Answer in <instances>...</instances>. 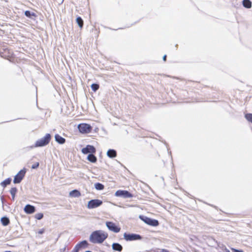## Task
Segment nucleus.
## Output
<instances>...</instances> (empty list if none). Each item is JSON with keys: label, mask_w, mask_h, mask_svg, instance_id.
Segmentation results:
<instances>
[{"label": "nucleus", "mask_w": 252, "mask_h": 252, "mask_svg": "<svg viewBox=\"0 0 252 252\" xmlns=\"http://www.w3.org/2000/svg\"><path fill=\"white\" fill-rule=\"evenodd\" d=\"M108 233L104 231L99 230L94 231L90 236V241L94 244H101L108 237Z\"/></svg>", "instance_id": "f257e3e1"}, {"label": "nucleus", "mask_w": 252, "mask_h": 252, "mask_svg": "<svg viewBox=\"0 0 252 252\" xmlns=\"http://www.w3.org/2000/svg\"><path fill=\"white\" fill-rule=\"evenodd\" d=\"M51 140V135L50 134H46L45 136L35 142L34 147H43L47 145Z\"/></svg>", "instance_id": "f03ea898"}, {"label": "nucleus", "mask_w": 252, "mask_h": 252, "mask_svg": "<svg viewBox=\"0 0 252 252\" xmlns=\"http://www.w3.org/2000/svg\"><path fill=\"white\" fill-rule=\"evenodd\" d=\"M78 128L82 133H88L91 132L92 126L89 124H81L78 125Z\"/></svg>", "instance_id": "7ed1b4c3"}, {"label": "nucleus", "mask_w": 252, "mask_h": 252, "mask_svg": "<svg viewBox=\"0 0 252 252\" xmlns=\"http://www.w3.org/2000/svg\"><path fill=\"white\" fill-rule=\"evenodd\" d=\"M124 238L126 241H129L141 239V236L140 235L136 234H127L126 233H124Z\"/></svg>", "instance_id": "20e7f679"}, {"label": "nucleus", "mask_w": 252, "mask_h": 252, "mask_svg": "<svg viewBox=\"0 0 252 252\" xmlns=\"http://www.w3.org/2000/svg\"><path fill=\"white\" fill-rule=\"evenodd\" d=\"M26 170L25 168L21 170L15 176L13 182L15 184H18L21 182L25 176Z\"/></svg>", "instance_id": "39448f33"}, {"label": "nucleus", "mask_w": 252, "mask_h": 252, "mask_svg": "<svg viewBox=\"0 0 252 252\" xmlns=\"http://www.w3.org/2000/svg\"><path fill=\"white\" fill-rule=\"evenodd\" d=\"M115 195L117 197H122L125 198H131L132 195L127 190H118L116 191Z\"/></svg>", "instance_id": "423d86ee"}, {"label": "nucleus", "mask_w": 252, "mask_h": 252, "mask_svg": "<svg viewBox=\"0 0 252 252\" xmlns=\"http://www.w3.org/2000/svg\"><path fill=\"white\" fill-rule=\"evenodd\" d=\"M102 201L98 199H93L88 202L87 207L89 209H94L100 206Z\"/></svg>", "instance_id": "0eeeda50"}, {"label": "nucleus", "mask_w": 252, "mask_h": 252, "mask_svg": "<svg viewBox=\"0 0 252 252\" xmlns=\"http://www.w3.org/2000/svg\"><path fill=\"white\" fill-rule=\"evenodd\" d=\"M88 242L86 240L82 241L78 243L74 248L72 252H79L80 250L87 247Z\"/></svg>", "instance_id": "6e6552de"}, {"label": "nucleus", "mask_w": 252, "mask_h": 252, "mask_svg": "<svg viewBox=\"0 0 252 252\" xmlns=\"http://www.w3.org/2000/svg\"><path fill=\"white\" fill-rule=\"evenodd\" d=\"M106 226L108 229L115 233H118L120 231L121 228L117 226L114 222L111 221H107Z\"/></svg>", "instance_id": "1a4fd4ad"}, {"label": "nucleus", "mask_w": 252, "mask_h": 252, "mask_svg": "<svg viewBox=\"0 0 252 252\" xmlns=\"http://www.w3.org/2000/svg\"><path fill=\"white\" fill-rule=\"evenodd\" d=\"M95 148L92 145H88L85 148L82 149L81 152L84 154H94L95 153Z\"/></svg>", "instance_id": "9d476101"}, {"label": "nucleus", "mask_w": 252, "mask_h": 252, "mask_svg": "<svg viewBox=\"0 0 252 252\" xmlns=\"http://www.w3.org/2000/svg\"><path fill=\"white\" fill-rule=\"evenodd\" d=\"M35 207L31 205H27L24 208V211L27 214H32L35 212Z\"/></svg>", "instance_id": "9b49d317"}, {"label": "nucleus", "mask_w": 252, "mask_h": 252, "mask_svg": "<svg viewBox=\"0 0 252 252\" xmlns=\"http://www.w3.org/2000/svg\"><path fill=\"white\" fill-rule=\"evenodd\" d=\"M144 221L148 224L152 226H157L158 224V221L155 220H152L148 218H146L144 220Z\"/></svg>", "instance_id": "f8f14e48"}, {"label": "nucleus", "mask_w": 252, "mask_h": 252, "mask_svg": "<svg viewBox=\"0 0 252 252\" xmlns=\"http://www.w3.org/2000/svg\"><path fill=\"white\" fill-rule=\"evenodd\" d=\"M112 249L114 251L121 252L123 247L119 243H114L112 245Z\"/></svg>", "instance_id": "ddd939ff"}, {"label": "nucleus", "mask_w": 252, "mask_h": 252, "mask_svg": "<svg viewBox=\"0 0 252 252\" xmlns=\"http://www.w3.org/2000/svg\"><path fill=\"white\" fill-rule=\"evenodd\" d=\"M55 140L59 143V144H63L65 140L64 138L62 137L59 134H56L55 136Z\"/></svg>", "instance_id": "4468645a"}, {"label": "nucleus", "mask_w": 252, "mask_h": 252, "mask_svg": "<svg viewBox=\"0 0 252 252\" xmlns=\"http://www.w3.org/2000/svg\"><path fill=\"white\" fill-rule=\"evenodd\" d=\"M107 156L110 158H113L116 157L117 153L114 150L110 149L107 152Z\"/></svg>", "instance_id": "2eb2a0df"}, {"label": "nucleus", "mask_w": 252, "mask_h": 252, "mask_svg": "<svg viewBox=\"0 0 252 252\" xmlns=\"http://www.w3.org/2000/svg\"><path fill=\"white\" fill-rule=\"evenodd\" d=\"M81 195L80 192L74 189L69 192V196L73 197H78Z\"/></svg>", "instance_id": "dca6fc26"}, {"label": "nucleus", "mask_w": 252, "mask_h": 252, "mask_svg": "<svg viewBox=\"0 0 252 252\" xmlns=\"http://www.w3.org/2000/svg\"><path fill=\"white\" fill-rule=\"evenodd\" d=\"M242 4L245 8H250L252 7V2L250 0H243Z\"/></svg>", "instance_id": "f3484780"}, {"label": "nucleus", "mask_w": 252, "mask_h": 252, "mask_svg": "<svg viewBox=\"0 0 252 252\" xmlns=\"http://www.w3.org/2000/svg\"><path fill=\"white\" fill-rule=\"evenodd\" d=\"M87 159L93 163H94L96 161V158L93 154H89L88 156Z\"/></svg>", "instance_id": "a211bd4d"}, {"label": "nucleus", "mask_w": 252, "mask_h": 252, "mask_svg": "<svg viewBox=\"0 0 252 252\" xmlns=\"http://www.w3.org/2000/svg\"><path fill=\"white\" fill-rule=\"evenodd\" d=\"M0 221L2 225L4 226L7 225L9 223V219L6 217L1 218Z\"/></svg>", "instance_id": "6ab92c4d"}, {"label": "nucleus", "mask_w": 252, "mask_h": 252, "mask_svg": "<svg viewBox=\"0 0 252 252\" xmlns=\"http://www.w3.org/2000/svg\"><path fill=\"white\" fill-rule=\"evenodd\" d=\"M25 15L29 18L36 17V14L34 13L31 12V11L28 10L25 12Z\"/></svg>", "instance_id": "aec40b11"}, {"label": "nucleus", "mask_w": 252, "mask_h": 252, "mask_svg": "<svg viewBox=\"0 0 252 252\" xmlns=\"http://www.w3.org/2000/svg\"><path fill=\"white\" fill-rule=\"evenodd\" d=\"M76 22L80 28H82L83 26V21L81 17H78L76 18Z\"/></svg>", "instance_id": "412c9836"}, {"label": "nucleus", "mask_w": 252, "mask_h": 252, "mask_svg": "<svg viewBox=\"0 0 252 252\" xmlns=\"http://www.w3.org/2000/svg\"><path fill=\"white\" fill-rule=\"evenodd\" d=\"M94 187L97 190H102L104 189V186L99 183L95 184Z\"/></svg>", "instance_id": "4be33fe9"}, {"label": "nucleus", "mask_w": 252, "mask_h": 252, "mask_svg": "<svg viewBox=\"0 0 252 252\" xmlns=\"http://www.w3.org/2000/svg\"><path fill=\"white\" fill-rule=\"evenodd\" d=\"M11 179L10 178H8L6 180H5L4 181H3L1 183V185L2 186L5 187V186H6L7 185H9L10 184V182H11Z\"/></svg>", "instance_id": "5701e85b"}, {"label": "nucleus", "mask_w": 252, "mask_h": 252, "mask_svg": "<svg viewBox=\"0 0 252 252\" xmlns=\"http://www.w3.org/2000/svg\"><path fill=\"white\" fill-rule=\"evenodd\" d=\"M10 192L12 196V199H14L15 195L17 192V189L16 188H12L11 189Z\"/></svg>", "instance_id": "b1692460"}, {"label": "nucleus", "mask_w": 252, "mask_h": 252, "mask_svg": "<svg viewBox=\"0 0 252 252\" xmlns=\"http://www.w3.org/2000/svg\"><path fill=\"white\" fill-rule=\"evenodd\" d=\"M91 88L94 92H95L99 89V85L96 84H93L91 85Z\"/></svg>", "instance_id": "393cba45"}, {"label": "nucleus", "mask_w": 252, "mask_h": 252, "mask_svg": "<svg viewBox=\"0 0 252 252\" xmlns=\"http://www.w3.org/2000/svg\"><path fill=\"white\" fill-rule=\"evenodd\" d=\"M245 118L246 119L252 123V114H247L245 115Z\"/></svg>", "instance_id": "a878e982"}, {"label": "nucleus", "mask_w": 252, "mask_h": 252, "mask_svg": "<svg viewBox=\"0 0 252 252\" xmlns=\"http://www.w3.org/2000/svg\"><path fill=\"white\" fill-rule=\"evenodd\" d=\"M43 217V215L42 213H37L35 215V218L38 220H41Z\"/></svg>", "instance_id": "bb28decb"}, {"label": "nucleus", "mask_w": 252, "mask_h": 252, "mask_svg": "<svg viewBox=\"0 0 252 252\" xmlns=\"http://www.w3.org/2000/svg\"><path fill=\"white\" fill-rule=\"evenodd\" d=\"M221 250L222 252H230L229 250L227 249L225 246H222L221 247Z\"/></svg>", "instance_id": "cd10ccee"}, {"label": "nucleus", "mask_w": 252, "mask_h": 252, "mask_svg": "<svg viewBox=\"0 0 252 252\" xmlns=\"http://www.w3.org/2000/svg\"><path fill=\"white\" fill-rule=\"evenodd\" d=\"M38 166H39V163L36 162L32 165V169H35V168H37L38 167Z\"/></svg>", "instance_id": "c85d7f7f"}, {"label": "nucleus", "mask_w": 252, "mask_h": 252, "mask_svg": "<svg viewBox=\"0 0 252 252\" xmlns=\"http://www.w3.org/2000/svg\"><path fill=\"white\" fill-rule=\"evenodd\" d=\"M44 232V229H40V230L38 231V233L40 234H41L42 233H43Z\"/></svg>", "instance_id": "c756f323"}, {"label": "nucleus", "mask_w": 252, "mask_h": 252, "mask_svg": "<svg viewBox=\"0 0 252 252\" xmlns=\"http://www.w3.org/2000/svg\"><path fill=\"white\" fill-rule=\"evenodd\" d=\"M232 250L233 251H234V252H243V251H241V250H236V249H232Z\"/></svg>", "instance_id": "7c9ffc66"}, {"label": "nucleus", "mask_w": 252, "mask_h": 252, "mask_svg": "<svg viewBox=\"0 0 252 252\" xmlns=\"http://www.w3.org/2000/svg\"><path fill=\"white\" fill-rule=\"evenodd\" d=\"M161 252H169L168 251L165 249H162Z\"/></svg>", "instance_id": "2f4dec72"}, {"label": "nucleus", "mask_w": 252, "mask_h": 252, "mask_svg": "<svg viewBox=\"0 0 252 252\" xmlns=\"http://www.w3.org/2000/svg\"><path fill=\"white\" fill-rule=\"evenodd\" d=\"M166 56L164 55L163 57V60L165 61H166Z\"/></svg>", "instance_id": "473e14b6"}, {"label": "nucleus", "mask_w": 252, "mask_h": 252, "mask_svg": "<svg viewBox=\"0 0 252 252\" xmlns=\"http://www.w3.org/2000/svg\"><path fill=\"white\" fill-rule=\"evenodd\" d=\"M5 252H11L10 251H5Z\"/></svg>", "instance_id": "72a5a7b5"}]
</instances>
